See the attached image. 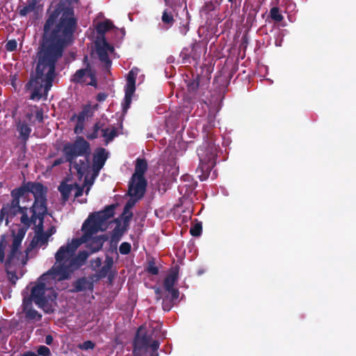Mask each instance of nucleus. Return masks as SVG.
<instances>
[{
  "label": "nucleus",
  "mask_w": 356,
  "mask_h": 356,
  "mask_svg": "<svg viewBox=\"0 0 356 356\" xmlns=\"http://www.w3.org/2000/svg\"><path fill=\"white\" fill-rule=\"evenodd\" d=\"M114 51V47L109 44V43L106 41V38H104L103 42L102 44L97 43L96 51L98 55L99 60L104 63V67L106 70H109L111 67L112 61L109 58L108 52H113Z\"/></svg>",
  "instance_id": "obj_15"
},
{
  "label": "nucleus",
  "mask_w": 356,
  "mask_h": 356,
  "mask_svg": "<svg viewBox=\"0 0 356 356\" xmlns=\"http://www.w3.org/2000/svg\"><path fill=\"white\" fill-rule=\"evenodd\" d=\"M35 118L39 122H43V111L42 109L38 110L35 113Z\"/></svg>",
  "instance_id": "obj_54"
},
{
  "label": "nucleus",
  "mask_w": 356,
  "mask_h": 356,
  "mask_svg": "<svg viewBox=\"0 0 356 356\" xmlns=\"http://www.w3.org/2000/svg\"><path fill=\"white\" fill-rule=\"evenodd\" d=\"M37 352L39 355L42 356H49L51 354L49 348L45 346H40Z\"/></svg>",
  "instance_id": "obj_45"
},
{
  "label": "nucleus",
  "mask_w": 356,
  "mask_h": 356,
  "mask_svg": "<svg viewBox=\"0 0 356 356\" xmlns=\"http://www.w3.org/2000/svg\"><path fill=\"white\" fill-rule=\"evenodd\" d=\"M33 113L27 112L23 118H19L15 120L16 130L19 133L18 138L26 146L32 132L31 127L34 125Z\"/></svg>",
  "instance_id": "obj_11"
},
{
  "label": "nucleus",
  "mask_w": 356,
  "mask_h": 356,
  "mask_svg": "<svg viewBox=\"0 0 356 356\" xmlns=\"http://www.w3.org/2000/svg\"><path fill=\"white\" fill-rule=\"evenodd\" d=\"M131 250V245L128 242H123L119 247L120 253L122 254H128Z\"/></svg>",
  "instance_id": "obj_40"
},
{
  "label": "nucleus",
  "mask_w": 356,
  "mask_h": 356,
  "mask_svg": "<svg viewBox=\"0 0 356 356\" xmlns=\"http://www.w3.org/2000/svg\"><path fill=\"white\" fill-rule=\"evenodd\" d=\"M202 226L201 222H197L191 227L190 233L193 236H199L202 234Z\"/></svg>",
  "instance_id": "obj_38"
},
{
  "label": "nucleus",
  "mask_w": 356,
  "mask_h": 356,
  "mask_svg": "<svg viewBox=\"0 0 356 356\" xmlns=\"http://www.w3.org/2000/svg\"><path fill=\"white\" fill-rule=\"evenodd\" d=\"M102 168H100V166L92 165V174L91 175V179L92 181L91 182V184H93L95 179L99 175V171L101 170Z\"/></svg>",
  "instance_id": "obj_48"
},
{
  "label": "nucleus",
  "mask_w": 356,
  "mask_h": 356,
  "mask_svg": "<svg viewBox=\"0 0 356 356\" xmlns=\"http://www.w3.org/2000/svg\"><path fill=\"white\" fill-rule=\"evenodd\" d=\"M102 223L92 213L83 222L81 230L83 235L78 238H74L75 248H78L81 244L88 242L91 237L102 229Z\"/></svg>",
  "instance_id": "obj_9"
},
{
  "label": "nucleus",
  "mask_w": 356,
  "mask_h": 356,
  "mask_svg": "<svg viewBox=\"0 0 356 356\" xmlns=\"http://www.w3.org/2000/svg\"><path fill=\"white\" fill-rule=\"evenodd\" d=\"M7 236L6 234H2L0 237V259H3V254H5L6 248L7 246Z\"/></svg>",
  "instance_id": "obj_39"
},
{
  "label": "nucleus",
  "mask_w": 356,
  "mask_h": 356,
  "mask_svg": "<svg viewBox=\"0 0 356 356\" xmlns=\"http://www.w3.org/2000/svg\"><path fill=\"white\" fill-rule=\"evenodd\" d=\"M108 159V153L103 147L96 149L92 159V165L103 168Z\"/></svg>",
  "instance_id": "obj_23"
},
{
  "label": "nucleus",
  "mask_w": 356,
  "mask_h": 356,
  "mask_svg": "<svg viewBox=\"0 0 356 356\" xmlns=\"http://www.w3.org/2000/svg\"><path fill=\"white\" fill-rule=\"evenodd\" d=\"M133 217V213L131 210H126V207H124L123 212L121 215V218L123 222V225L125 226L129 225V222Z\"/></svg>",
  "instance_id": "obj_36"
},
{
  "label": "nucleus",
  "mask_w": 356,
  "mask_h": 356,
  "mask_svg": "<svg viewBox=\"0 0 356 356\" xmlns=\"http://www.w3.org/2000/svg\"><path fill=\"white\" fill-rule=\"evenodd\" d=\"M88 280L86 277L78 278L72 284L73 288L70 290L71 293H78L88 290L92 291L94 289V283L92 279Z\"/></svg>",
  "instance_id": "obj_16"
},
{
  "label": "nucleus",
  "mask_w": 356,
  "mask_h": 356,
  "mask_svg": "<svg viewBox=\"0 0 356 356\" xmlns=\"http://www.w3.org/2000/svg\"><path fill=\"white\" fill-rule=\"evenodd\" d=\"M203 130L204 132H207L206 135L207 140L197 149V156L200 161H207L216 163L217 146L215 144L213 136L207 131L206 127H204Z\"/></svg>",
  "instance_id": "obj_10"
},
{
  "label": "nucleus",
  "mask_w": 356,
  "mask_h": 356,
  "mask_svg": "<svg viewBox=\"0 0 356 356\" xmlns=\"http://www.w3.org/2000/svg\"><path fill=\"white\" fill-rule=\"evenodd\" d=\"M115 221L117 223V225L113 230L112 241L118 242L123 234L127 231L128 226H125L124 225L121 226L120 220L119 218H116Z\"/></svg>",
  "instance_id": "obj_28"
},
{
  "label": "nucleus",
  "mask_w": 356,
  "mask_h": 356,
  "mask_svg": "<svg viewBox=\"0 0 356 356\" xmlns=\"http://www.w3.org/2000/svg\"><path fill=\"white\" fill-rule=\"evenodd\" d=\"M95 344L92 341L88 340L83 343L79 344V348L81 350H92L95 348Z\"/></svg>",
  "instance_id": "obj_43"
},
{
  "label": "nucleus",
  "mask_w": 356,
  "mask_h": 356,
  "mask_svg": "<svg viewBox=\"0 0 356 356\" xmlns=\"http://www.w3.org/2000/svg\"><path fill=\"white\" fill-rule=\"evenodd\" d=\"M54 341V338L51 334H48L45 337V343L46 344L50 346L52 344Z\"/></svg>",
  "instance_id": "obj_55"
},
{
  "label": "nucleus",
  "mask_w": 356,
  "mask_h": 356,
  "mask_svg": "<svg viewBox=\"0 0 356 356\" xmlns=\"http://www.w3.org/2000/svg\"><path fill=\"white\" fill-rule=\"evenodd\" d=\"M90 79V81L87 84L91 86L97 87V81L95 76V73L91 70L90 66L89 67V71L88 72V75Z\"/></svg>",
  "instance_id": "obj_41"
},
{
  "label": "nucleus",
  "mask_w": 356,
  "mask_h": 356,
  "mask_svg": "<svg viewBox=\"0 0 356 356\" xmlns=\"http://www.w3.org/2000/svg\"><path fill=\"white\" fill-rule=\"evenodd\" d=\"M108 239V237L106 234H102L97 236L91 237V238L87 242L86 247L90 250V253H95L99 251L104 243Z\"/></svg>",
  "instance_id": "obj_18"
},
{
  "label": "nucleus",
  "mask_w": 356,
  "mask_h": 356,
  "mask_svg": "<svg viewBox=\"0 0 356 356\" xmlns=\"http://www.w3.org/2000/svg\"><path fill=\"white\" fill-rule=\"evenodd\" d=\"M160 342L153 340V331H149L143 325L140 326L136 333L133 341V354L139 355L143 350L150 348L152 352L157 351Z\"/></svg>",
  "instance_id": "obj_8"
},
{
  "label": "nucleus",
  "mask_w": 356,
  "mask_h": 356,
  "mask_svg": "<svg viewBox=\"0 0 356 356\" xmlns=\"http://www.w3.org/2000/svg\"><path fill=\"white\" fill-rule=\"evenodd\" d=\"M60 0L54 8L47 10V17L36 53L35 74H31L25 87L32 91L30 99L47 97L56 77V67L65 50L74 40L78 20L72 1Z\"/></svg>",
  "instance_id": "obj_1"
},
{
  "label": "nucleus",
  "mask_w": 356,
  "mask_h": 356,
  "mask_svg": "<svg viewBox=\"0 0 356 356\" xmlns=\"http://www.w3.org/2000/svg\"><path fill=\"white\" fill-rule=\"evenodd\" d=\"M117 135V129L115 127H113L111 129L104 127L102 129V136L104 138L106 145L111 142Z\"/></svg>",
  "instance_id": "obj_31"
},
{
  "label": "nucleus",
  "mask_w": 356,
  "mask_h": 356,
  "mask_svg": "<svg viewBox=\"0 0 356 356\" xmlns=\"http://www.w3.org/2000/svg\"><path fill=\"white\" fill-rule=\"evenodd\" d=\"M73 190H76L74 193V197H79L83 195V187L80 186L77 183L73 184Z\"/></svg>",
  "instance_id": "obj_46"
},
{
  "label": "nucleus",
  "mask_w": 356,
  "mask_h": 356,
  "mask_svg": "<svg viewBox=\"0 0 356 356\" xmlns=\"http://www.w3.org/2000/svg\"><path fill=\"white\" fill-rule=\"evenodd\" d=\"M113 27V22L108 19L99 22L96 26L97 33L102 37V42H103L106 32L112 29Z\"/></svg>",
  "instance_id": "obj_29"
},
{
  "label": "nucleus",
  "mask_w": 356,
  "mask_h": 356,
  "mask_svg": "<svg viewBox=\"0 0 356 356\" xmlns=\"http://www.w3.org/2000/svg\"><path fill=\"white\" fill-rule=\"evenodd\" d=\"M22 309L28 320H41L42 315L33 308V303L31 302L29 300L22 301Z\"/></svg>",
  "instance_id": "obj_20"
},
{
  "label": "nucleus",
  "mask_w": 356,
  "mask_h": 356,
  "mask_svg": "<svg viewBox=\"0 0 356 356\" xmlns=\"http://www.w3.org/2000/svg\"><path fill=\"white\" fill-rule=\"evenodd\" d=\"M179 266L176 265L173 266L169 271L163 281L164 289L169 290L174 288V285L178 281Z\"/></svg>",
  "instance_id": "obj_19"
},
{
  "label": "nucleus",
  "mask_w": 356,
  "mask_h": 356,
  "mask_svg": "<svg viewBox=\"0 0 356 356\" xmlns=\"http://www.w3.org/2000/svg\"><path fill=\"white\" fill-rule=\"evenodd\" d=\"M151 356H159V354L156 351H155L152 353Z\"/></svg>",
  "instance_id": "obj_63"
},
{
  "label": "nucleus",
  "mask_w": 356,
  "mask_h": 356,
  "mask_svg": "<svg viewBox=\"0 0 356 356\" xmlns=\"http://www.w3.org/2000/svg\"><path fill=\"white\" fill-rule=\"evenodd\" d=\"M165 291L168 292L171 295L170 300L173 301L175 300H177L179 298V292L177 289L172 288L169 290H166Z\"/></svg>",
  "instance_id": "obj_47"
},
{
  "label": "nucleus",
  "mask_w": 356,
  "mask_h": 356,
  "mask_svg": "<svg viewBox=\"0 0 356 356\" xmlns=\"http://www.w3.org/2000/svg\"><path fill=\"white\" fill-rule=\"evenodd\" d=\"M38 3V0H27L25 6H18L17 11L20 17H25L29 13L33 12Z\"/></svg>",
  "instance_id": "obj_24"
},
{
  "label": "nucleus",
  "mask_w": 356,
  "mask_h": 356,
  "mask_svg": "<svg viewBox=\"0 0 356 356\" xmlns=\"http://www.w3.org/2000/svg\"><path fill=\"white\" fill-rule=\"evenodd\" d=\"M83 129H84V123L77 122L76 124L74 127V132L76 134H79L82 133Z\"/></svg>",
  "instance_id": "obj_50"
},
{
  "label": "nucleus",
  "mask_w": 356,
  "mask_h": 356,
  "mask_svg": "<svg viewBox=\"0 0 356 356\" xmlns=\"http://www.w3.org/2000/svg\"><path fill=\"white\" fill-rule=\"evenodd\" d=\"M58 276L51 268L42 274L34 283L29 296L24 297L23 300H29L34 302L36 305L42 308L46 313H52V302L57 298V293L53 287L55 280H58Z\"/></svg>",
  "instance_id": "obj_4"
},
{
  "label": "nucleus",
  "mask_w": 356,
  "mask_h": 356,
  "mask_svg": "<svg viewBox=\"0 0 356 356\" xmlns=\"http://www.w3.org/2000/svg\"><path fill=\"white\" fill-rule=\"evenodd\" d=\"M200 85V76L197 74L195 77L193 76L191 79H189L187 83L188 92L193 95L195 98L199 96V90Z\"/></svg>",
  "instance_id": "obj_25"
},
{
  "label": "nucleus",
  "mask_w": 356,
  "mask_h": 356,
  "mask_svg": "<svg viewBox=\"0 0 356 356\" xmlns=\"http://www.w3.org/2000/svg\"><path fill=\"white\" fill-rule=\"evenodd\" d=\"M58 189L60 193L62 202L65 203L68 201L70 195L73 191V184H67L65 181H62Z\"/></svg>",
  "instance_id": "obj_27"
},
{
  "label": "nucleus",
  "mask_w": 356,
  "mask_h": 356,
  "mask_svg": "<svg viewBox=\"0 0 356 356\" xmlns=\"http://www.w3.org/2000/svg\"><path fill=\"white\" fill-rule=\"evenodd\" d=\"M88 157H86V162L83 160H79V161L77 162H73V167L76 170L77 174L80 176V177H82L88 167Z\"/></svg>",
  "instance_id": "obj_33"
},
{
  "label": "nucleus",
  "mask_w": 356,
  "mask_h": 356,
  "mask_svg": "<svg viewBox=\"0 0 356 356\" xmlns=\"http://www.w3.org/2000/svg\"><path fill=\"white\" fill-rule=\"evenodd\" d=\"M228 1L232 3V6H234L235 8H238L240 6L241 0H228Z\"/></svg>",
  "instance_id": "obj_57"
},
{
  "label": "nucleus",
  "mask_w": 356,
  "mask_h": 356,
  "mask_svg": "<svg viewBox=\"0 0 356 356\" xmlns=\"http://www.w3.org/2000/svg\"><path fill=\"white\" fill-rule=\"evenodd\" d=\"M215 163L207 161H200V164L195 170V175L200 181L207 180L211 173L212 168Z\"/></svg>",
  "instance_id": "obj_17"
},
{
  "label": "nucleus",
  "mask_w": 356,
  "mask_h": 356,
  "mask_svg": "<svg viewBox=\"0 0 356 356\" xmlns=\"http://www.w3.org/2000/svg\"><path fill=\"white\" fill-rule=\"evenodd\" d=\"M115 208V204H110L106 206L104 210L92 214L104 225L106 220L113 217Z\"/></svg>",
  "instance_id": "obj_22"
},
{
  "label": "nucleus",
  "mask_w": 356,
  "mask_h": 356,
  "mask_svg": "<svg viewBox=\"0 0 356 356\" xmlns=\"http://www.w3.org/2000/svg\"><path fill=\"white\" fill-rule=\"evenodd\" d=\"M147 271L153 275H156L159 274V268L157 266H155V264L154 261H150L148 264Z\"/></svg>",
  "instance_id": "obj_42"
},
{
  "label": "nucleus",
  "mask_w": 356,
  "mask_h": 356,
  "mask_svg": "<svg viewBox=\"0 0 356 356\" xmlns=\"http://www.w3.org/2000/svg\"><path fill=\"white\" fill-rule=\"evenodd\" d=\"M55 232L54 227H51L46 233H51V235Z\"/></svg>",
  "instance_id": "obj_60"
},
{
  "label": "nucleus",
  "mask_w": 356,
  "mask_h": 356,
  "mask_svg": "<svg viewBox=\"0 0 356 356\" xmlns=\"http://www.w3.org/2000/svg\"><path fill=\"white\" fill-rule=\"evenodd\" d=\"M90 63L87 64V66L84 69L78 70L75 74L72 76L71 81L74 83H83L85 81L83 80V77L88 75V72L89 71Z\"/></svg>",
  "instance_id": "obj_30"
},
{
  "label": "nucleus",
  "mask_w": 356,
  "mask_h": 356,
  "mask_svg": "<svg viewBox=\"0 0 356 356\" xmlns=\"http://www.w3.org/2000/svg\"><path fill=\"white\" fill-rule=\"evenodd\" d=\"M108 95L105 92H99L97 94L96 99L97 102H102L106 100Z\"/></svg>",
  "instance_id": "obj_53"
},
{
  "label": "nucleus",
  "mask_w": 356,
  "mask_h": 356,
  "mask_svg": "<svg viewBox=\"0 0 356 356\" xmlns=\"http://www.w3.org/2000/svg\"><path fill=\"white\" fill-rule=\"evenodd\" d=\"M146 187L147 181L145 178L136 177V179H134L131 177L129 185L128 194L132 198L137 197V199H141L145 195Z\"/></svg>",
  "instance_id": "obj_14"
},
{
  "label": "nucleus",
  "mask_w": 356,
  "mask_h": 356,
  "mask_svg": "<svg viewBox=\"0 0 356 356\" xmlns=\"http://www.w3.org/2000/svg\"><path fill=\"white\" fill-rule=\"evenodd\" d=\"M138 200L139 199H137V197H135V199H130L128 200L124 206V207H126V210H131Z\"/></svg>",
  "instance_id": "obj_51"
},
{
  "label": "nucleus",
  "mask_w": 356,
  "mask_h": 356,
  "mask_svg": "<svg viewBox=\"0 0 356 356\" xmlns=\"http://www.w3.org/2000/svg\"><path fill=\"white\" fill-rule=\"evenodd\" d=\"M90 191V188L88 187L86 191V194L88 195Z\"/></svg>",
  "instance_id": "obj_64"
},
{
  "label": "nucleus",
  "mask_w": 356,
  "mask_h": 356,
  "mask_svg": "<svg viewBox=\"0 0 356 356\" xmlns=\"http://www.w3.org/2000/svg\"><path fill=\"white\" fill-rule=\"evenodd\" d=\"M147 169V163L145 159H137L135 166V172L132 177L134 179L136 177L145 178L144 175Z\"/></svg>",
  "instance_id": "obj_26"
},
{
  "label": "nucleus",
  "mask_w": 356,
  "mask_h": 356,
  "mask_svg": "<svg viewBox=\"0 0 356 356\" xmlns=\"http://www.w3.org/2000/svg\"><path fill=\"white\" fill-rule=\"evenodd\" d=\"M161 19L164 24L170 26H172L175 22L173 15H172L171 12H168V10H165L163 12Z\"/></svg>",
  "instance_id": "obj_35"
},
{
  "label": "nucleus",
  "mask_w": 356,
  "mask_h": 356,
  "mask_svg": "<svg viewBox=\"0 0 356 356\" xmlns=\"http://www.w3.org/2000/svg\"><path fill=\"white\" fill-rule=\"evenodd\" d=\"M104 127V123L101 122L100 121L95 123L92 128V132L88 133L86 134V138L88 140H94L98 138L99 131H101L102 132V129Z\"/></svg>",
  "instance_id": "obj_32"
},
{
  "label": "nucleus",
  "mask_w": 356,
  "mask_h": 356,
  "mask_svg": "<svg viewBox=\"0 0 356 356\" xmlns=\"http://www.w3.org/2000/svg\"><path fill=\"white\" fill-rule=\"evenodd\" d=\"M70 120L71 122H74V121H75V120H76V121H77V114H75V113H74V114H73V115H72V117L70 118Z\"/></svg>",
  "instance_id": "obj_59"
},
{
  "label": "nucleus",
  "mask_w": 356,
  "mask_h": 356,
  "mask_svg": "<svg viewBox=\"0 0 356 356\" xmlns=\"http://www.w3.org/2000/svg\"><path fill=\"white\" fill-rule=\"evenodd\" d=\"M90 111V106L88 105L85 106L82 111L77 114V122L85 123V120L87 118Z\"/></svg>",
  "instance_id": "obj_37"
},
{
  "label": "nucleus",
  "mask_w": 356,
  "mask_h": 356,
  "mask_svg": "<svg viewBox=\"0 0 356 356\" xmlns=\"http://www.w3.org/2000/svg\"><path fill=\"white\" fill-rule=\"evenodd\" d=\"M92 179L90 178V180H88L87 178H86L85 179V181L87 182L88 184H89L90 185H92L91 184V182H92Z\"/></svg>",
  "instance_id": "obj_62"
},
{
  "label": "nucleus",
  "mask_w": 356,
  "mask_h": 356,
  "mask_svg": "<svg viewBox=\"0 0 356 356\" xmlns=\"http://www.w3.org/2000/svg\"><path fill=\"white\" fill-rule=\"evenodd\" d=\"M22 356H37V355L32 351L25 352Z\"/></svg>",
  "instance_id": "obj_58"
},
{
  "label": "nucleus",
  "mask_w": 356,
  "mask_h": 356,
  "mask_svg": "<svg viewBox=\"0 0 356 356\" xmlns=\"http://www.w3.org/2000/svg\"><path fill=\"white\" fill-rule=\"evenodd\" d=\"M47 192L48 188L47 186H44L40 193V196L36 197L32 205L30 207L31 216L24 215L22 218H20V222L22 226L18 229L15 234L18 236L19 235V238L22 240L31 225H34L35 234L44 232V220L48 213Z\"/></svg>",
  "instance_id": "obj_6"
},
{
  "label": "nucleus",
  "mask_w": 356,
  "mask_h": 356,
  "mask_svg": "<svg viewBox=\"0 0 356 356\" xmlns=\"http://www.w3.org/2000/svg\"><path fill=\"white\" fill-rule=\"evenodd\" d=\"M154 293L156 296V299L160 300L161 298V296H162L161 289L159 287H156L154 289Z\"/></svg>",
  "instance_id": "obj_56"
},
{
  "label": "nucleus",
  "mask_w": 356,
  "mask_h": 356,
  "mask_svg": "<svg viewBox=\"0 0 356 356\" xmlns=\"http://www.w3.org/2000/svg\"><path fill=\"white\" fill-rule=\"evenodd\" d=\"M90 152V145L83 136L76 137L73 143L67 142L63 147L65 162L70 164H72L78 156L88 157Z\"/></svg>",
  "instance_id": "obj_7"
},
{
  "label": "nucleus",
  "mask_w": 356,
  "mask_h": 356,
  "mask_svg": "<svg viewBox=\"0 0 356 356\" xmlns=\"http://www.w3.org/2000/svg\"><path fill=\"white\" fill-rule=\"evenodd\" d=\"M12 236L13 238L9 251L6 257V254H3V260L0 259V264H3L8 281L15 285L17 281L24 275L22 268L26 264L29 252L26 249V254H24L21 251L22 239L15 234V231H12Z\"/></svg>",
  "instance_id": "obj_5"
},
{
  "label": "nucleus",
  "mask_w": 356,
  "mask_h": 356,
  "mask_svg": "<svg viewBox=\"0 0 356 356\" xmlns=\"http://www.w3.org/2000/svg\"><path fill=\"white\" fill-rule=\"evenodd\" d=\"M50 236H51V233H36L27 248V252L31 251L37 246L47 244Z\"/></svg>",
  "instance_id": "obj_21"
},
{
  "label": "nucleus",
  "mask_w": 356,
  "mask_h": 356,
  "mask_svg": "<svg viewBox=\"0 0 356 356\" xmlns=\"http://www.w3.org/2000/svg\"><path fill=\"white\" fill-rule=\"evenodd\" d=\"M17 42L15 40H10L6 44V49L8 51H14L17 49Z\"/></svg>",
  "instance_id": "obj_44"
},
{
  "label": "nucleus",
  "mask_w": 356,
  "mask_h": 356,
  "mask_svg": "<svg viewBox=\"0 0 356 356\" xmlns=\"http://www.w3.org/2000/svg\"><path fill=\"white\" fill-rule=\"evenodd\" d=\"M136 74L134 72L133 70L129 71L127 78V83L125 86V95L122 106V112L125 114L128 109L130 108V105L132 101V97L136 90Z\"/></svg>",
  "instance_id": "obj_13"
},
{
  "label": "nucleus",
  "mask_w": 356,
  "mask_h": 356,
  "mask_svg": "<svg viewBox=\"0 0 356 356\" xmlns=\"http://www.w3.org/2000/svg\"><path fill=\"white\" fill-rule=\"evenodd\" d=\"M163 309L165 311H170V309L172 307V301L168 299V297L166 296L163 300L162 302Z\"/></svg>",
  "instance_id": "obj_49"
},
{
  "label": "nucleus",
  "mask_w": 356,
  "mask_h": 356,
  "mask_svg": "<svg viewBox=\"0 0 356 356\" xmlns=\"http://www.w3.org/2000/svg\"><path fill=\"white\" fill-rule=\"evenodd\" d=\"M197 47V44H191V48H192V51L195 50Z\"/></svg>",
  "instance_id": "obj_61"
},
{
  "label": "nucleus",
  "mask_w": 356,
  "mask_h": 356,
  "mask_svg": "<svg viewBox=\"0 0 356 356\" xmlns=\"http://www.w3.org/2000/svg\"><path fill=\"white\" fill-rule=\"evenodd\" d=\"M270 17L277 22H282L284 19L283 15L280 13V8L278 7H273L270 10Z\"/></svg>",
  "instance_id": "obj_34"
},
{
  "label": "nucleus",
  "mask_w": 356,
  "mask_h": 356,
  "mask_svg": "<svg viewBox=\"0 0 356 356\" xmlns=\"http://www.w3.org/2000/svg\"><path fill=\"white\" fill-rule=\"evenodd\" d=\"M76 249L73 238L71 242L62 245L55 254L56 262L51 271L57 274L58 281L70 279L72 274L85 264L90 253L83 250L74 256Z\"/></svg>",
  "instance_id": "obj_3"
},
{
  "label": "nucleus",
  "mask_w": 356,
  "mask_h": 356,
  "mask_svg": "<svg viewBox=\"0 0 356 356\" xmlns=\"http://www.w3.org/2000/svg\"><path fill=\"white\" fill-rule=\"evenodd\" d=\"M102 264V259L99 257L90 261V268L97 271V273L90 278L93 279L94 277H97V279H102L106 277L113 266V259L112 257L106 255L104 266L99 268Z\"/></svg>",
  "instance_id": "obj_12"
},
{
  "label": "nucleus",
  "mask_w": 356,
  "mask_h": 356,
  "mask_svg": "<svg viewBox=\"0 0 356 356\" xmlns=\"http://www.w3.org/2000/svg\"><path fill=\"white\" fill-rule=\"evenodd\" d=\"M44 188V186L42 183L28 181L12 190L10 193L12 200L3 204L0 210V224L5 218V224L8 225L9 218L13 219L19 213L21 214L20 218L24 215L29 216L30 207L21 206L20 201L22 200V203L25 201L29 202L31 200L29 193H32L35 200L36 197L40 196Z\"/></svg>",
  "instance_id": "obj_2"
},
{
  "label": "nucleus",
  "mask_w": 356,
  "mask_h": 356,
  "mask_svg": "<svg viewBox=\"0 0 356 356\" xmlns=\"http://www.w3.org/2000/svg\"><path fill=\"white\" fill-rule=\"evenodd\" d=\"M65 161V159L63 158H58L56 159L53 163L51 164V167L49 168L50 170L53 169L54 167H56L62 163H63Z\"/></svg>",
  "instance_id": "obj_52"
}]
</instances>
